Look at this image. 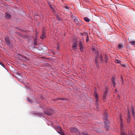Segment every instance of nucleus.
Segmentation results:
<instances>
[{"label":"nucleus","instance_id":"f257e3e1","mask_svg":"<svg viewBox=\"0 0 135 135\" xmlns=\"http://www.w3.org/2000/svg\"><path fill=\"white\" fill-rule=\"evenodd\" d=\"M120 125L121 130V133L122 134L121 135H126V134L125 133V131L124 130L123 128V122L122 120V118L121 117V116H120Z\"/></svg>","mask_w":135,"mask_h":135},{"label":"nucleus","instance_id":"f03ea898","mask_svg":"<svg viewBox=\"0 0 135 135\" xmlns=\"http://www.w3.org/2000/svg\"><path fill=\"white\" fill-rule=\"evenodd\" d=\"M55 129L61 135H64L63 134V132L62 131V130L61 127L58 126L57 128L55 127Z\"/></svg>","mask_w":135,"mask_h":135},{"label":"nucleus","instance_id":"7ed1b4c3","mask_svg":"<svg viewBox=\"0 0 135 135\" xmlns=\"http://www.w3.org/2000/svg\"><path fill=\"white\" fill-rule=\"evenodd\" d=\"M78 46L79 47L80 50L81 52H82L84 48V43L82 41H80L78 45Z\"/></svg>","mask_w":135,"mask_h":135},{"label":"nucleus","instance_id":"20e7f679","mask_svg":"<svg viewBox=\"0 0 135 135\" xmlns=\"http://www.w3.org/2000/svg\"><path fill=\"white\" fill-rule=\"evenodd\" d=\"M5 42L7 45L10 46L11 45V42L9 40V38L8 37H6L5 38Z\"/></svg>","mask_w":135,"mask_h":135},{"label":"nucleus","instance_id":"39448f33","mask_svg":"<svg viewBox=\"0 0 135 135\" xmlns=\"http://www.w3.org/2000/svg\"><path fill=\"white\" fill-rule=\"evenodd\" d=\"M71 132H76L77 131L78 129L77 128L74 127H71L70 129Z\"/></svg>","mask_w":135,"mask_h":135},{"label":"nucleus","instance_id":"423d86ee","mask_svg":"<svg viewBox=\"0 0 135 135\" xmlns=\"http://www.w3.org/2000/svg\"><path fill=\"white\" fill-rule=\"evenodd\" d=\"M19 58L21 60H27V58L25 56L22 55H18Z\"/></svg>","mask_w":135,"mask_h":135},{"label":"nucleus","instance_id":"0eeeda50","mask_svg":"<svg viewBox=\"0 0 135 135\" xmlns=\"http://www.w3.org/2000/svg\"><path fill=\"white\" fill-rule=\"evenodd\" d=\"M53 112V110H51L50 112L49 111L45 112V114L50 115H52Z\"/></svg>","mask_w":135,"mask_h":135},{"label":"nucleus","instance_id":"6e6552de","mask_svg":"<svg viewBox=\"0 0 135 135\" xmlns=\"http://www.w3.org/2000/svg\"><path fill=\"white\" fill-rule=\"evenodd\" d=\"M112 84L114 87H115L116 85V83L115 82V79L114 76L112 77Z\"/></svg>","mask_w":135,"mask_h":135},{"label":"nucleus","instance_id":"1a4fd4ad","mask_svg":"<svg viewBox=\"0 0 135 135\" xmlns=\"http://www.w3.org/2000/svg\"><path fill=\"white\" fill-rule=\"evenodd\" d=\"M72 47L73 49L75 50L77 49V44L76 43H74L72 45Z\"/></svg>","mask_w":135,"mask_h":135},{"label":"nucleus","instance_id":"9d476101","mask_svg":"<svg viewBox=\"0 0 135 135\" xmlns=\"http://www.w3.org/2000/svg\"><path fill=\"white\" fill-rule=\"evenodd\" d=\"M63 8L66 11H68L69 9V7L66 5L63 6Z\"/></svg>","mask_w":135,"mask_h":135},{"label":"nucleus","instance_id":"9b49d317","mask_svg":"<svg viewBox=\"0 0 135 135\" xmlns=\"http://www.w3.org/2000/svg\"><path fill=\"white\" fill-rule=\"evenodd\" d=\"M95 97L96 99V105H98V94H95Z\"/></svg>","mask_w":135,"mask_h":135},{"label":"nucleus","instance_id":"f8f14e48","mask_svg":"<svg viewBox=\"0 0 135 135\" xmlns=\"http://www.w3.org/2000/svg\"><path fill=\"white\" fill-rule=\"evenodd\" d=\"M128 117L127 118V122L128 123H129L130 122V111L129 110H128Z\"/></svg>","mask_w":135,"mask_h":135},{"label":"nucleus","instance_id":"ddd939ff","mask_svg":"<svg viewBox=\"0 0 135 135\" xmlns=\"http://www.w3.org/2000/svg\"><path fill=\"white\" fill-rule=\"evenodd\" d=\"M45 37V33L44 32H43L42 35L41 36L40 38L42 39H43Z\"/></svg>","mask_w":135,"mask_h":135},{"label":"nucleus","instance_id":"4468645a","mask_svg":"<svg viewBox=\"0 0 135 135\" xmlns=\"http://www.w3.org/2000/svg\"><path fill=\"white\" fill-rule=\"evenodd\" d=\"M5 16L6 18L8 19L10 18L11 17V16L7 13H6V15Z\"/></svg>","mask_w":135,"mask_h":135},{"label":"nucleus","instance_id":"2eb2a0df","mask_svg":"<svg viewBox=\"0 0 135 135\" xmlns=\"http://www.w3.org/2000/svg\"><path fill=\"white\" fill-rule=\"evenodd\" d=\"M99 59V57L98 55L97 56L95 60V62L96 64L97 65L98 64V60Z\"/></svg>","mask_w":135,"mask_h":135},{"label":"nucleus","instance_id":"dca6fc26","mask_svg":"<svg viewBox=\"0 0 135 135\" xmlns=\"http://www.w3.org/2000/svg\"><path fill=\"white\" fill-rule=\"evenodd\" d=\"M85 36H86V42L88 41L89 40V38L88 36V34L87 33H85Z\"/></svg>","mask_w":135,"mask_h":135},{"label":"nucleus","instance_id":"f3484780","mask_svg":"<svg viewBox=\"0 0 135 135\" xmlns=\"http://www.w3.org/2000/svg\"><path fill=\"white\" fill-rule=\"evenodd\" d=\"M84 19L86 22H89L90 21V20L87 17H84Z\"/></svg>","mask_w":135,"mask_h":135},{"label":"nucleus","instance_id":"a211bd4d","mask_svg":"<svg viewBox=\"0 0 135 135\" xmlns=\"http://www.w3.org/2000/svg\"><path fill=\"white\" fill-rule=\"evenodd\" d=\"M107 91H108V90H107V89H106V91L105 92L104 94L103 95V97L104 99L105 98V97L107 95Z\"/></svg>","mask_w":135,"mask_h":135},{"label":"nucleus","instance_id":"6ab92c4d","mask_svg":"<svg viewBox=\"0 0 135 135\" xmlns=\"http://www.w3.org/2000/svg\"><path fill=\"white\" fill-rule=\"evenodd\" d=\"M79 134H83V135H88V134L86 132H81V133H80Z\"/></svg>","mask_w":135,"mask_h":135},{"label":"nucleus","instance_id":"aec40b11","mask_svg":"<svg viewBox=\"0 0 135 135\" xmlns=\"http://www.w3.org/2000/svg\"><path fill=\"white\" fill-rule=\"evenodd\" d=\"M132 113L133 115V116H134V109L133 107H132Z\"/></svg>","mask_w":135,"mask_h":135},{"label":"nucleus","instance_id":"412c9836","mask_svg":"<svg viewBox=\"0 0 135 135\" xmlns=\"http://www.w3.org/2000/svg\"><path fill=\"white\" fill-rule=\"evenodd\" d=\"M73 20L75 22L77 23H78V21L77 19L76 18H74L73 19Z\"/></svg>","mask_w":135,"mask_h":135},{"label":"nucleus","instance_id":"4be33fe9","mask_svg":"<svg viewBox=\"0 0 135 135\" xmlns=\"http://www.w3.org/2000/svg\"><path fill=\"white\" fill-rule=\"evenodd\" d=\"M118 46L119 48L120 49L122 47H123V45L122 44H119Z\"/></svg>","mask_w":135,"mask_h":135},{"label":"nucleus","instance_id":"5701e85b","mask_svg":"<svg viewBox=\"0 0 135 135\" xmlns=\"http://www.w3.org/2000/svg\"><path fill=\"white\" fill-rule=\"evenodd\" d=\"M112 7H113L114 8H116V6L115 5L111 4V6H110V8H111L110 9H112Z\"/></svg>","mask_w":135,"mask_h":135},{"label":"nucleus","instance_id":"b1692460","mask_svg":"<svg viewBox=\"0 0 135 135\" xmlns=\"http://www.w3.org/2000/svg\"><path fill=\"white\" fill-rule=\"evenodd\" d=\"M56 18H57V19L58 20H59L60 21V20H61V19L58 16H57Z\"/></svg>","mask_w":135,"mask_h":135},{"label":"nucleus","instance_id":"393cba45","mask_svg":"<svg viewBox=\"0 0 135 135\" xmlns=\"http://www.w3.org/2000/svg\"><path fill=\"white\" fill-rule=\"evenodd\" d=\"M130 43L133 45H135V41H132L130 42Z\"/></svg>","mask_w":135,"mask_h":135},{"label":"nucleus","instance_id":"a878e982","mask_svg":"<svg viewBox=\"0 0 135 135\" xmlns=\"http://www.w3.org/2000/svg\"><path fill=\"white\" fill-rule=\"evenodd\" d=\"M120 61L118 60H116L115 61V62L116 63H119L120 62Z\"/></svg>","mask_w":135,"mask_h":135},{"label":"nucleus","instance_id":"bb28decb","mask_svg":"<svg viewBox=\"0 0 135 135\" xmlns=\"http://www.w3.org/2000/svg\"><path fill=\"white\" fill-rule=\"evenodd\" d=\"M104 117H105V120H107V114H105L104 115Z\"/></svg>","mask_w":135,"mask_h":135},{"label":"nucleus","instance_id":"cd10ccee","mask_svg":"<svg viewBox=\"0 0 135 135\" xmlns=\"http://www.w3.org/2000/svg\"><path fill=\"white\" fill-rule=\"evenodd\" d=\"M105 128H106V129H108V126H107V123H105Z\"/></svg>","mask_w":135,"mask_h":135},{"label":"nucleus","instance_id":"c85d7f7f","mask_svg":"<svg viewBox=\"0 0 135 135\" xmlns=\"http://www.w3.org/2000/svg\"><path fill=\"white\" fill-rule=\"evenodd\" d=\"M50 7L51 8V9H52V11H54V9L53 7H52V6H50Z\"/></svg>","mask_w":135,"mask_h":135},{"label":"nucleus","instance_id":"c756f323","mask_svg":"<svg viewBox=\"0 0 135 135\" xmlns=\"http://www.w3.org/2000/svg\"><path fill=\"white\" fill-rule=\"evenodd\" d=\"M100 60H101V61H103V60L102 57L101 55H100Z\"/></svg>","mask_w":135,"mask_h":135},{"label":"nucleus","instance_id":"7c9ffc66","mask_svg":"<svg viewBox=\"0 0 135 135\" xmlns=\"http://www.w3.org/2000/svg\"><path fill=\"white\" fill-rule=\"evenodd\" d=\"M0 64L2 66L4 67V64L0 62Z\"/></svg>","mask_w":135,"mask_h":135},{"label":"nucleus","instance_id":"2f4dec72","mask_svg":"<svg viewBox=\"0 0 135 135\" xmlns=\"http://www.w3.org/2000/svg\"><path fill=\"white\" fill-rule=\"evenodd\" d=\"M57 50H58V51L59 50V46H58V47H57Z\"/></svg>","mask_w":135,"mask_h":135},{"label":"nucleus","instance_id":"473e14b6","mask_svg":"<svg viewBox=\"0 0 135 135\" xmlns=\"http://www.w3.org/2000/svg\"><path fill=\"white\" fill-rule=\"evenodd\" d=\"M95 51V49L94 48H93L92 49V51L94 52Z\"/></svg>","mask_w":135,"mask_h":135},{"label":"nucleus","instance_id":"72a5a7b5","mask_svg":"<svg viewBox=\"0 0 135 135\" xmlns=\"http://www.w3.org/2000/svg\"><path fill=\"white\" fill-rule=\"evenodd\" d=\"M60 99H60V98H58V99H57L56 100H55L58 101V100H60Z\"/></svg>","mask_w":135,"mask_h":135},{"label":"nucleus","instance_id":"f704fd0d","mask_svg":"<svg viewBox=\"0 0 135 135\" xmlns=\"http://www.w3.org/2000/svg\"><path fill=\"white\" fill-rule=\"evenodd\" d=\"M115 91L116 92H117V90L116 89H115Z\"/></svg>","mask_w":135,"mask_h":135},{"label":"nucleus","instance_id":"c9c22d12","mask_svg":"<svg viewBox=\"0 0 135 135\" xmlns=\"http://www.w3.org/2000/svg\"><path fill=\"white\" fill-rule=\"evenodd\" d=\"M28 101H29V102H31V101H30V99H28Z\"/></svg>","mask_w":135,"mask_h":135},{"label":"nucleus","instance_id":"e433bc0d","mask_svg":"<svg viewBox=\"0 0 135 135\" xmlns=\"http://www.w3.org/2000/svg\"><path fill=\"white\" fill-rule=\"evenodd\" d=\"M105 62H106V63L107 62V60L105 59Z\"/></svg>","mask_w":135,"mask_h":135},{"label":"nucleus","instance_id":"4c0bfd02","mask_svg":"<svg viewBox=\"0 0 135 135\" xmlns=\"http://www.w3.org/2000/svg\"><path fill=\"white\" fill-rule=\"evenodd\" d=\"M36 44H37V43H36L35 42V43H34V45H36Z\"/></svg>","mask_w":135,"mask_h":135}]
</instances>
